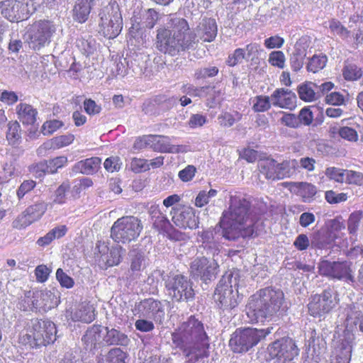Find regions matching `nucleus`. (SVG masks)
<instances>
[{
	"mask_svg": "<svg viewBox=\"0 0 363 363\" xmlns=\"http://www.w3.org/2000/svg\"><path fill=\"white\" fill-rule=\"evenodd\" d=\"M54 295L50 291H38L33 292L32 306L35 309L46 311L52 308V297Z\"/></svg>",
	"mask_w": 363,
	"mask_h": 363,
	"instance_id": "nucleus-28",
	"label": "nucleus"
},
{
	"mask_svg": "<svg viewBox=\"0 0 363 363\" xmlns=\"http://www.w3.org/2000/svg\"><path fill=\"white\" fill-rule=\"evenodd\" d=\"M23 5L16 0H6L0 2L1 15L11 22H20L25 19L20 12Z\"/></svg>",
	"mask_w": 363,
	"mask_h": 363,
	"instance_id": "nucleus-20",
	"label": "nucleus"
},
{
	"mask_svg": "<svg viewBox=\"0 0 363 363\" xmlns=\"http://www.w3.org/2000/svg\"><path fill=\"white\" fill-rule=\"evenodd\" d=\"M101 326L94 325L86 330L85 334L82 337V341L86 346L90 345L95 347L101 337Z\"/></svg>",
	"mask_w": 363,
	"mask_h": 363,
	"instance_id": "nucleus-37",
	"label": "nucleus"
},
{
	"mask_svg": "<svg viewBox=\"0 0 363 363\" xmlns=\"http://www.w3.org/2000/svg\"><path fill=\"white\" fill-rule=\"evenodd\" d=\"M218 264L216 261H210L206 257L196 258L190 265L191 274L206 282L215 279L218 271Z\"/></svg>",
	"mask_w": 363,
	"mask_h": 363,
	"instance_id": "nucleus-15",
	"label": "nucleus"
},
{
	"mask_svg": "<svg viewBox=\"0 0 363 363\" xmlns=\"http://www.w3.org/2000/svg\"><path fill=\"white\" fill-rule=\"evenodd\" d=\"M344 182L361 186L363 184V174L352 170H346Z\"/></svg>",
	"mask_w": 363,
	"mask_h": 363,
	"instance_id": "nucleus-60",
	"label": "nucleus"
},
{
	"mask_svg": "<svg viewBox=\"0 0 363 363\" xmlns=\"http://www.w3.org/2000/svg\"><path fill=\"white\" fill-rule=\"evenodd\" d=\"M283 113L282 117L280 118V123L291 128H298L300 127V120L297 116L291 113H285L281 111Z\"/></svg>",
	"mask_w": 363,
	"mask_h": 363,
	"instance_id": "nucleus-53",
	"label": "nucleus"
},
{
	"mask_svg": "<svg viewBox=\"0 0 363 363\" xmlns=\"http://www.w3.org/2000/svg\"><path fill=\"white\" fill-rule=\"evenodd\" d=\"M347 193H337L333 190H328L325 192V199L330 204H337L345 202L347 200Z\"/></svg>",
	"mask_w": 363,
	"mask_h": 363,
	"instance_id": "nucleus-48",
	"label": "nucleus"
},
{
	"mask_svg": "<svg viewBox=\"0 0 363 363\" xmlns=\"http://www.w3.org/2000/svg\"><path fill=\"white\" fill-rule=\"evenodd\" d=\"M274 106L281 108L293 110L296 106L297 98L296 94L291 90L278 88L271 95Z\"/></svg>",
	"mask_w": 363,
	"mask_h": 363,
	"instance_id": "nucleus-17",
	"label": "nucleus"
},
{
	"mask_svg": "<svg viewBox=\"0 0 363 363\" xmlns=\"http://www.w3.org/2000/svg\"><path fill=\"white\" fill-rule=\"evenodd\" d=\"M352 355V345L347 340L340 342L335 349V356L330 363H350Z\"/></svg>",
	"mask_w": 363,
	"mask_h": 363,
	"instance_id": "nucleus-32",
	"label": "nucleus"
},
{
	"mask_svg": "<svg viewBox=\"0 0 363 363\" xmlns=\"http://www.w3.org/2000/svg\"><path fill=\"white\" fill-rule=\"evenodd\" d=\"M55 324L48 319H31L26 325V334L19 337V342L32 348H39L53 343L56 340Z\"/></svg>",
	"mask_w": 363,
	"mask_h": 363,
	"instance_id": "nucleus-5",
	"label": "nucleus"
},
{
	"mask_svg": "<svg viewBox=\"0 0 363 363\" xmlns=\"http://www.w3.org/2000/svg\"><path fill=\"white\" fill-rule=\"evenodd\" d=\"M33 224L32 221L28 218L27 215L23 211L12 221V228L18 230H22Z\"/></svg>",
	"mask_w": 363,
	"mask_h": 363,
	"instance_id": "nucleus-47",
	"label": "nucleus"
},
{
	"mask_svg": "<svg viewBox=\"0 0 363 363\" xmlns=\"http://www.w3.org/2000/svg\"><path fill=\"white\" fill-rule=\"evenodd\" d=\"M339 135L344 140L350 142H357L358 140L357 132L348 126H343L338 130Z\"/></svg>",
	"mask_w": 363,
	"mask_h": 363,
	"instance_id": "nucleus-62",
	"label": "nucleus"
},
{
	"mask_svg": "<svg viewBox=\"0 0 363 363\" xmlns=\"http://www.w3.org/2000/svg\"><path fill=\"white\" fill-rule=\"evenodd\" d=\"M279 179L290 177L296 174L298 167V162L295 160H284L281 163H278Z\"/></svg>",
	"mask_w": 363,
	"mask_h": 363,
	"instance_id": "nucleus-36",
	"label": "nucleus"
},
{
	"mask_svg": "<svg viewBox=\"0 0 363 363\" xmlns=\"http://www.w3.org/2000/svg\"><path fill=\"white\" fill-rule=\"evenodd\" d=\"M284 301V294L280 289L267 286L259 289L248 298L247 315L251 322H264L277 315Z\"/></svg>",
	"mask_w": 363,
	"mask_h": 363,
	"instance_id": "nucleus-4",
	"label": "nucleus"
},
{
	"mask_svg": "<svg viewBox=\"0 0 363 363\" xmlns=\"http://www.w3.org/2000/svg\"><path fill=\"white\" fill-rule=\"evenodd\" d=\"M104 341L107 345H120L128 346L130 342V339L128 335L121 332L118 330L112 328L108 330L107 328L106 334L104 337Z\"/></svg>",
	"mask_w": 363,
	"mask_h": 363,
	"instance_id": "nucleus-30",
	"label": "nucleus"
},
{
	"mask_svg": "<svg viewBox=\"0 0 363 363\" xmlns=\"http://www.w3.org/2000/svg\"><path fill=\"white\" fill-rule=\"evenodd\" d=\"M74 322L90 323L95 320V308L89 303H82L67 315Z\"/></svg>",
	"mask_w": 363,
	"mask_h": 363,
	"instance_id": "nucleus-22",
	"label": "nucleus"
},
{
	"mask_svg": "<svg viewBox=\"0 0 363 363\" xmlns=\"http://www.w3.org/2000/svg\"><path fill=\"white\" fill-rule=\"evenodd\" d=\"M6 140L11 145H18L21 140V128L19 122L11 121L7 124Z\"/></svg>",
	"mask_w": 363,
	"mask_h": 363,
	"instance_id": "nucleus-34",
	"label": "nucleus"
},
{
	"mask_svg": "<svg viewBox=\"0 0 363 363\" xmlns=\"http://www.w3.org/2000/svg\"><path fill=\"white\" fill-rule=\"evenodd\" d=\"M362 218L363 212L362 211H355L350 215L347 220V230L350 234L357 233Z\"/></svg>",
	"mask_w": 363,
	"mask_h": 363,
	"instance_id": "nucleus-45",
	"label": "nucleus"
},
{
	"mask_svg": "<svg viewBox=\"0 0 363 363\" xmlns=\"http://www.w3.org/2000/svg\"><path fill=\"white\" fill-rule=\"evenodd\" d=\"M128 353L122 350L120 347L111 349L107 354V362L109 363H126Z\"/></svg>",
	"mask_w": 363,
	"mask_h": 363,
	"instance_id": "nucleus-44",
	"label": "nucleus"
},
{
	"mask_svg": "<svg viewBox=\"0 0 363 363\" xmlns=\"http://www.w3.org/2000/svg\"><path fill=\"white\" fill-rule=\"evenodd\" d=\"M339 302L338 293L332 288L328 287L320 294L310 296L307 304L308 313L315 318L325 317L337 307Z\"/></svg>",
	"mask_w": 363,
	"mask_h": 363,
	"instance_id": "nucleus-9",
	"label": "nucleus"
},
{
	"mask_svg": "<svg viewBox=\"0 0 363 363\" xmlns=\"http://www.w3.org/2000/svg\"><path fill=\"white\" fill-rule=\"evenodd\" d=\"M84 110L89 116H95L101 113V106L91 99H86L83 102Z\"/></svg>",
	"mask_w": 363,
	"mask_h": 363,
	"instance_id": "nucleus-58",
	"label": "nucleus"
},
{
	"mask_svg": "<svg viewBox=\"0 0 363 363\" xmlns=\"http://www.w3.org/2000/svg\"><path fill=\"white\" fill-rule=\"evenodd\" d=\"M318 272L330 280L347 283L355 281L352 262L347 260L330 261L321 259L318 264Z\"/></svg>",
	"mask_w": 363,
	"mask_h": 363,
	"instance_id": "nucleus-10",
	"label": "nucleus"
},
{
	"mask_svg": "<svg viewBox=\"0 0 363 363\" xmlns=\"http://www.w3.org/2000/svg\"><path fill=\"white\" fill-rule=\"evenodd\" d=\"M160 19L159 13L155 9H148L143 14L140 23L143 28L152 29Z\"/></svg>",
	"mask_w": 363,
	"mask_h": 363,
	"instance_id": "nucleus-39",
	"label": "nucleus"
},
{
	"mask_svg": "<svg viewBox=\"0 0 363 363\" xmlns=\"http://www.w3.org/2000/svg\"><path fill=\"white\" fill-rule=\"evenodd\" d=\"M165 286L172 300L175 301H188L194 296L192 286L184 275L169 277L165 282Z\"/></svg>",
	"mask_w": 363,
	"mask_h": 363,
	"instance_id": "nucleus-13",
	"label": "nucleus"
},
{
	"mask_svg": "<svg viewBox=\"0 0 363 363\" xmlns=\"http://www.w3.org/2000/svg\"><path fill=\"white\" fill-rule=\"evenodd\" d=\"M328 62V57L325 55H314L308 61L307 70L316 73L323 69Z\"/></svg>",
	"mask_w": 363,
	"mask_h": 363,
	"instance_id": "nucleus-40",
	"label": "nucleus"
},
{
	"mask_svg": "<svg viewBox=\"0 0 363 363\" xmlns=\"http://www.w3.org/2000/svg\"><path fill=\"white\" fill-rule=\"evenodd\" d=\"M242 117V113L237 111H234L233 113L223 112L218 118V122L221 126L230 127L235 122L241 120Z\"/></svg>",
	"mask_w": 363,
	"mask_h": 363,
	"instance_id": "nucleus-42",
	"label": "nucleus"
},
{
	"mask_svg": "<svg viewBox=\"0 0 363 363\" xmlns=\"http://www.w3.org/2000/svg\"><path fill=\"white\" fill-rule=\"evenodd\" d=\"M18 119L23 126H30L35 129L33 132H29V136L32 137L38 131L37 123L38 112L37 108L27 103H20L16 107Z\"/></svg>",
	"mask_w": 363,
	"mask_h": 363,
	"instance_id": "nucleus-16",
	"label": "nucleus"
},
{
	"mask_svg": "<svg viewBox=\"0 0 363 363\" xmlns=\"http://www.w3.org/2000/svg\"><path fill=\"white\" fill-rule=\"evenodd\" d=\"M143 230L140 218L133 216H124L118 218L111 228V238L117 242L126 244L135 241Z\"/></svg>",
	"mask_w": 363,
	"mask_h": 363,
	"instance_id": "nucleus-7",
	"label": "nucleus"
},
{
	"mask_svg": "<svg viewBox=\"0 0 363 363\" xmlns=\"http://www.w3.org/2000/svg\"><path fill=\"white\" fill-rule=\"evenodd\" d=\"M94 182L91 178L83 177L77 181V183L73 186L72 192L74 195L79 196L82 191L93 186Z\"/></svg>",
	"mask_w": 363,
	"mask_h": 363,
	"instance_id": "nucleus-56",
	"label": "nucleus"
},
{
	"mask_svg": "<svg viewBox=\"0 0 363 363\" xmlns=\"http://www.w3.org/2000/svg\"><path fill=\"white\" fill-rule=\"evenodd\" d=\"M99 33L108 39L116 38L123 28V18L118 4L111 0L99 13Z\"/></svg>",
	"mask_w": 363,
	"mask_h": 363,
	"instance_id": "nucleus-6",
	"label": "nucleus"
},
{
	"mask_svg": "<svg viewBox=\"0 0 363 363\" xmlns=\"http://www.w3.org/2000/svg\"><path fill=\"white\" fill-rule=\"evenodd\" d=\"M95 0H77L72 10V16L78 23L86 22L89 16Z\"/></svg>",
	"mask_w": 363,
	"mask_h": 363,
	"instance_id": "nucleus-24",
	"label": "nucleus"
},
{
	"mask_svg": "<svg viewBox=\"0 0 363 363\" xmlns=\"http://www.w3.org/2000/svg\"><path fill=\"white\" fill-rule=\"evenodd\" d=\"M122 166V162L119 157L112 156L105 160L104 167L109 172H118Z\"/></svg>",
	"mask_w": 363,
	"mask_h": 363,
	"instance_id": "nucleus-57",
	"label": "nucleus"
},
{
	"mask_svg": "<svg viewBox=\"0 0 363 363\" xmlns=\"http://www.w3.org/2000/svg\"><path fill=\"white\" fill-rule=\"evenodd\" d=\"M298 94L299 98L307 102H311L315 100V92L312 87L311 83H305L298 86Z\"/></svg>",
	"mask_w": 363,
	"mask_h": 363,
	"instance_id": "nucleus-43",
	"label": "nucleus"
},
{
	"mask_svg": "<svg viewBox=\"0 0 363 363\" xmlns=\"http://www.w3.org/2000/svg\"><path fill=\"white\" fill-rule=\"evenodd\" d=\"M150 216L153 228L160 234L162 235L167 230V228H169V225L171 224L170 221L158 206H151Z\"/></svg>",
	"mask_w": 363,
	"mask_h": 363,
	"instance_id": "nucleus-25",
	"label": "nucleus"
},
{
	"mask_svg": "<svg viewBox=\"0 0 363 363\" xmlns=\"http://www.w3.org/2000/svg\"><path fill=\"white\" fill-rule=\"evenodd\" d=\"M169 23L173 34L166 28L157 29L155 46L161 52L173 57L189 50L193 45L194 35L189 33V26L184 18H172Z\"/></svg>",
	"mask_w": 363,
	"mask_h": 363,
	"instance_id": "nucleus-3",
	"label": "nucleus"
},
{
	"mask_svg": "<svg viewBox=\"0 0 363 363\" xmlns=\"http://www.w3.org/2000/svg\"><path fill=\"white\" fill-rule=\"evenodd\" d=\"M251 202L240 196H230L229 207L224 211L218 225L226 240L250 238L256 233L255 221L250 216Z\"/></svg>",
	"mask_w": 363,
	"mask_h": 363,
	"instance_id": "nucleus-1",
	"label": "nucleus"
},
{
	"mask_svg": "<svg viewBox=\"0 0 363 363\" xmlns=\"http://www.w3.org/2000/svg\"><path fill=\"white\" fill-rule=\"evenodd\" d=\"M101 166V159L99 157H91L76 162L72 167L75 174L93 175L99 172Z\"/></svg>",
	"mask_w": 363,
	"mask_h": 363,
	"instance_id": "nucleus-21",
	"label": "nucleus"
},
{
	"mask_svg": "<svg viewBox=\"0 0 363 363\" xmlns=\"http://www.w3.org/2000/svg\"><path fill=\"white\" fill-rule=\"evenodd\" d=\"M174 223L182 228L196 229L199 228V217L191 207H183L179 212H177L172 216Z\"/></svg>",
	"mask_w": 363,
	"mask_h": 363,
	"instance_id": "nucleus-19",
	"label": "nucleus"
},
{
	"mask_svg": "<svg viewBox=\"0 0 363 363\" xmlns=\"http://www.w3.org/2000/svg\"><path fill=\"white\" fill-rule=\"evenodd\" d=\"M297 118L300 120V126L301 125L308 126L313 123V114L310 108L304 107L299 111Z\"/></svg>",
	"mask_w": 363,
	"mask_h": 363,
	"instance_id": "nucleus-64",
	"label": "nucleus"
},
{
	"mask_svg": "<svg viewBox=\"0 0 363 363\" xmlns=\"http://www.w3.org/2000/svg\"><path fill=\"white\" fill-rule=\"evenodd\" d=\"M269 63L279 69H283L285 66L286 57L282 51H272L269 55Z\"/></svg>",
	"mask_w": 363,
	"mask_h": 363,
	"instance_id": "nucleus-50",
	"label": "nucleus"
},
{
	"mask_svg": "<svg viewBox=\"0 0 363 363\" xmlns=\"http://www.w3.org/2000/svg\"><path fill=\"white\" fill-rule=\"evenodd\" d=\"M36 182L33 179L24 180L16 190V196L18 199H22L26 194L30 192L35 189Z\"/></svg>",
	"mask_w": 363,
	"mask_h": 363,
	"instance_id": "nucleus-54",
	"label": "nucleus"
},
{
	"mask_svg": "<svg viewBox=\"0 0 363 363\" xmlns=\"http://www.w3.org/2000/svg\"><path fill=\"white\" fill-rule=\"evenodd\" d=\"M271 333V328L257 329L247 328L237 329L229 340L230 349L235 353L247 352Z\"/></svg>",
	"mask_w": 363,
	"mask_h": 363,
	"instance_id": "nucleus-8",
	"label": "nucleus"
},
{
	"mask_svg": "<svg viewBox=\"0 0 363 363\" xmlns=\"http://www.w3.org/2000/svg\"><path fill=\"white\" fill-rule=\"evenodd\" d=\"M47 209V203L43 201H39L28 206L23 211L32 223H34L43 218Z\"/></svg>",
	"mask_w": 363,
	"mask_h": 363,
	"instance_id": "nucleus-29",
	"label": "nucleus"
},
{
	"mask_svg": "<svg viewBox=\"0 0 363 363\" xmlns=\"http://www.w3.org/2000/svg\"><path fill=\"white\" fill-rule=\"evenodd\" d=\"M123 250L120 245L107 248V252L101 255L102 260L107 267L117 266L121 262Z\"/></svg>",
	"mask_w": 363,
	"mask_h": 363,
	"instance_id": "nucleus-31",
	"label": "nucleus"
},
{
	"mask_svg": "<svg viewBox=\"0 0 363 363\" xmlns=\"http://www.w3.org/2000/svg\"><path fill=\"white\" fill-rule=\"evenodd\" d=\"M362 69L356 64H346L342 69V76L347 81H357L362 77Z\"/></svg>",
	"mask_w": 363,
	"mask_h": 363,
	"instance_id": "nucleus-38",
	"label": "nucleus"
},
{
	"mask_svg": "<svg viewBox=\"0 0 363 363\" xmlns=\"http://www.w3.org/2000/svg\"><path fill=\"white\" fill-rule=\"evenodd\" d=\"M172 340L186 357H190L188 363H196L209 356V337L203 323L194 315L179 324L172 333Z\"/></svg>",
	"mask_w": 363,
	"mask_h": 363,
	"instance_id": "nucleus-2",
	"label": "nucleus"
},
{
	"mask_svg": "<svg viewBox=\"0 0 363 363\" xmlns=\"http://www.w3.org/2000/svg\"><path fill=\"white\" fill-rule=\"evenodd\" d=\"M270 97L266 95H257L252 100V110L256 113L265 112L271 108Z\"/></svg>",
	"mask_w": 363,
	"mask_h": 363,
	"instance_id": "nucleus-41",
	"label": "nucleus"
},
{
	"mask_svg": "<svg viewBox=\"0 0 363 363\" xmlns=\"http://www.w3.org/2000/svg\"><path fill=\"white\" fill-rule=\"evenodd\" d=\"M259 172L267 179L279 180L278 162L270 158L262 160L259 163Z\"/></svg>",
	"mask_w": 363,
	"mask_h": 363,
	"instance_id": "nucleus-27",
	"label": "nucleus"
},
{
	"mask_svg": "<svg viewBox=\"0 0 363 363\" xmlns=\"http://www.w3.org/2000/svg\"><path fill=\"white\" fill-rule=\"evenodd\" d=\"M292 186L295 188V194L301 198L305 203H310L314 200L318 192L315 185L308 182H292Z\"/></svg>",
	"mask_w": 363,
	"mask_h": 363,
	"instance_id": "nucleus-26",
	"label": "nucleus"
},
{
	"mask_svg": "<svg viewBox=\"0 0 363 363\" xmlns=\"http://www.w3.org/2000/svg\"><path fill=\"white\" fill-rule=\"evenodd\" d=\"M130 169L135 173H141L150 169L148 161L145 159L134 157L130 162Z\"/></svg>",
	"mask_w": 363,
	"mask_h": 363,
	"instance_id": "nucleus-55",
	"label": "nucleus"
},
{
	"mask_svg": "<svg viewBox=\"0 0 363 363\" xmlns=\"http://www.w3.org/2000/svg\"><path fill=\"white\" fill-rule=\"evenodd\" d=\"M346 169H341L335 167H328L325 171V174L331 180L338 183L345 182Z\"/></svg>",
	"mask_w": 363,
	"mask_h": 363,
	"instance_id": "nucleus-49",
	"label": "nucleus"
},
{
	"mask_svg": "<svg viewBox=\"0 0 363 363\" xmlns=\"http://www.w3.org/2000/svg\"><path fill=\"white\" fill-rule=\"evenodd\" d=\"M246 58L245 50L243 48H237L230 54L226 60L229 67H234Z\"/></svg>",
	"mask_w": 363,
	"mask_h": 363,
	"instance_id": "nucleus-52",
	"label": "nucleus"
},
{
	"mask_svg": "<svg viewBox=\"0 0 363 363\" xmlns=\"http://www.w3.org/2000/svg\"><path fill=\"white\" fill-rule=\"evenodd\" d=\"M55 32V27L49 20H39L35 21L28 30L30 43L34 48L40 49L44 47Z\"/></svg>",
	"mask_w": 363,
	"mask_h": 363,
	"instance_id": "nucleus-14",
	"label": "nucleus"
},
{
	"mask_svg": "<svg viewBox=\"0 0 363 363\" xmlns=\"http://www.w3.org/2000/svg\"><path fill=\"white\" fill-rule=\"evenodd\" d=\"M267 352L275 363H294V359L299 354L296 341L289 337H283L270 343Z\"/></svg>",
	"mask_w": 363,
	"mask_h": 363,
	"instance_id": "nucleus-12",
	"label": "nucleus"
},
{
	"mask_svg": "<svg viewBox=\"0 0 363 363\" xmlns=\"http://www.w3.org/2000/svg\"><path fill=\"white\" fill-rule=\"evenodd\" d=\"M203 38L205 42H212L217 35V24L216 20L206 18L202 21Z\"/></svg>",
	"mask_w": 363,
	"mask_h": 363,
	"instance_id": "nucleus-35",
	"label": "nucleus"
},
{
	"mask_svg": "<svg viewBox=\"0 0 363 363\" xmlns=\"http://www.w3.org/2000/svg\"><path fill=\"white\" fill-rule=\"evenodd\" d=\"M325 103L333 106H341L345 104V96L340 92L333 91L326 95Z\"/></svg>",
	"mask_w": 363,
	"mask_h": 363,
	"instance_id": "nucleus-63",
	"label": "nucleus"
},
{
	"mask_svg": "<svg viewBox=\"0 0 363 363\" xmlns=\"http://www.w3.org/2000/svg\"><path fill=\"white\" fill-rule=\"evenodd\" d=\"M63 126V123L59 120H52L45 121L42 125V132L43 135H51Z\"/></svg>",
	"mask_w": 363,
	"mask_h": 363,
	"instance_id": "nucleus-61",
	"label": "nucleus"
},
{
	"mask_svg": "<svg viewBox=\"0 0 363 363\" xmlns=\"http://www.w3.org/2000/svg\"><path fill=\"white\" fill-rule=\"evenodd\" d=\"M151 149L155 152L164 153H179L186 152V146L172 145L168 136L151 135Z\"/></svg>",
	"mask_w": 363,
	"mask_h": 363,
	"instance_id": "nucleus-18",
	"label": "nucleus"
},
{
	"mask_svg": "<svg viewBox=\"0 0 363 363\" xmlns=\"http://www.w3.org/2000/svg\"><path fill=\"white\" fill-rule=\"evenodd\" d=\"M70 189L68 180L63 182L55 190L53 202L57 204H64L66 202V194Z\"/></svg>",
	"mask_w": 363,
	"mask_h": 363,
	"instance_id": "nucleus-46",
	"label": "nucleus"
},
{
	"mask_svg": "<svg viewBox=\"0 0 363 363\" xmlns=\"http://www.w3.org/2000/svg\"><path fill=\"white\" fill-rule=\"evenodd\" d=\"M68 160L66 156L62 155L54 157L49 160H44L36 164L33 167V171L36 173L43 172L45 174H55L60 168L67 164Z\"/></svg>",
	"mask_w": 363,
	"mask_h": 363,
	"instance_id": "nucleus-23",
	"label": "nucleus"
},
{
	"mask_svg": "<svg viewBox=\"0 0 363 363\" xmlns=\"http://www.w3.org/2000/svg\"><path fill=\"white\" fill-rule=\"evenodd\" d=\"M74 138V135L71 133L61 135L48 140L43 145L47 150H58L72 144Z\"/></svg>",
	"mask_w": 363,
	"mask_h": 363,
	"instance_id": "nucleus-33",
	"label": "nucleus"
},
{
	"mask_svg": "<svg viewBox=\"0 0 363 363\" xmlns=\"http://www.w3.org/2000/svg\"><path fill=\"white\" fill-rule=\"evenodd\" d=\"M233 272H226L220 279L213 294L215 303L223 311L236 308L238 304V291H234L232 285Z\"/></svg>",
	"mask_w": 363,
	"mask_h": 363,
	"instance_id": "nucleus-11",
	"label": "nucleus"
},
{
	"mask_svg": "<svg viewBox=\"0 0 363 363\" xmlns=\"http://www.w3.org/2000/svg\"><path fill=\"white\" fill-rule=\"evenodd\" d=\"M217 191L211 189L208 192L205 191H200L196 197L195 205L197 207L201 208L209 202V199L216 196Z\"/></svg>",
	"mask_w": 363,
	"mask_h": 363,
	"instance_id": "nucleus-51",
	"label": "nucleus"
},
{
	"mask_svg": "<svg viewBox=\"0 0 363 363\" xmlns=\"http://www.w3.org/2000/svg\"><path fill=\"white\" fill-rule=\"evenodd\" d=\"M56 279L62 287L71 289L74 285V279L68 276L61 268L57 269Z\"/></svg>",
	"mask_w": 363,
	"mask_h": 363,
	"instance_id": "nucleus-59",
	"label": "nucleus"
}]
</instances>
